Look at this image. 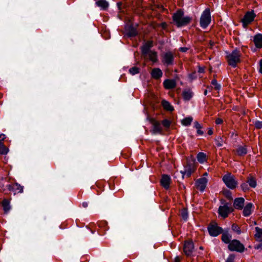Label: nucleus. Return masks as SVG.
Wrapping results in <instances>:
<instances>
[{
  "label": "nucleus",
  "mask_w": 262,
  "mask_h": 262,
  "mask_svg": "<svg viewBox=\"0 0 262 262\" xmlns=\"http://www.w3.org/2000/svg\"><path fill=\"white\" fill-rule=\"evenodd\" d=\"M255 231L256 233L255 234V238H256V241L258 242H261L262 241V229L258 227H255Z\"/></svg>",
  "instance_id": "26"
},
{
  "label": "nucleus",
  "mask_w": 262,
  "mask_h": 262,
  "mask_svg": "<svg viewBox=\"0 0 262 262\" xmlns=\"http://www.w3.org/2000/svg\"><path fill=\"white\" fill-rule=\"evenodd\" d=\"M137 35V31L136 29H134L132 28V37L135 36Z\"/></svg>",
  "instance_id": "48"
},
{
  "label": "nucleus",
  "mask_w": 262,
  "mask_h": 262,
  "mask_svg": "<svg viewBox=\"0 0 262 262\" xmlns=\"http://www.w3.org/2000/svg\"><path fill=\"white\" fill-rule=\"evenodd\" d=\"M207 183V179L205 177H203L198 179L195 183V185L198 190L203 192L206 187Z\"/></svg>",
  "instance_id": "13"
},
{
  "label": "nucleus",
  "mask_w": 262,
  "mask_h": 262,
  "mask_svg": "<svg viewBox=\"0 0 262 262\" xmlns=\"http://www.w3.org/2000/svg\"><path fill=\"white\" fill-rule=\"evenodd\" d=\"M180 215L184 221H187L188 217V212L186 208H183L181 209Z\"/></svg>",
  "instance_id": "32"
},
{
  "label": "nucleus",
  "mask_w": 262,
  "mask_h": 262,
  "mask_svg": "<svg viewBox=\"0 0 262 262\" xmlns=\"http://www.w3.org/2000/svg\"><path fill=\"white\" fill-rule=\"evenodd\" d=\"M196 167L195 165L194 161H188L187 164L184 166V170L181 171L183 177L186 176L187 177H189L195 171Z\"/></svg>",
  "instance_id": "7"
},
{
  "label": "nucleus",
  "mask_w": 262,
  "mask_h": 262,
  "mask_svg": "<svg viewBox=\"0 0 262 262\" xmlns=\"http://www.w3.org/2000/svg\"><path fill=\"white\" fill-rule=\"evenodd\" d=\"M228 249L231 251H237L243 252L245 250V247L239 241L233 239L228 245Z\"/></svg>",
  "instance_id": "8"
},
{
  "label": "nucleus",
  "mask_w": 262,
  "mask_h": 262,
  "mask_svg": "<svg viewBox=\"0 0 262 262\" xmlns=\"http://www.w3.org/2000/svg\"><path fill=\"white\" fill-rule=\"evenodd\" d=\"M196 159L200 163L203 164L206 161V155L204 152H200L198 154Z\"/></svg>",
  "instance_id": "28"
},
{
  "label": "nucleus",
  "mask_w": 262,
  "mask_h": 262,
  "mask_svg": "<svg viewBox=\"0 0 262 262\" xmlns=\"http://www.w3.org/2000/svg\"><path fill=\"white\" fill-rule=\"evenodd\" d=\"M171 121L168 119H164L162 121L161 124L166 128H169L171 124Z\"/></svg>",
  "instance_id": "35"
},
{
  "label": "nucleus",
  "mask_w": 262,
  "mask_h": 262,
  "mask_svg": "<svg viewBox=\"0 0 262 262\" xmlns=\"http://www.w3.org/2000/svg\"><path fill=\"white\" fill-rule=\"evenodd\" d=\"M222 180L226 186L231 189H235L237 186L238 182L235 176L231 173H227L225 174L223 177Z\"/></svg>",
  "instance_id": "4"
},
{
  "label": "nucleus",
  "mask_w": 262,
  "mask_h": 262,
  "mask_svg": "<svg viewBox=\"0 0 262 262\" xmlns=\"http://www.w3.org/2000/svg\"><path fill=\"white\" fill-rule=\"evenodd\" d=\"M247 183L250 187L255 188L256 186L257 183L256 180L252 176L248 177Z\"/></svg>",
  "instance_id": "29"
},
{
  "label": "nucleus",
  "mask_w": 262,
  "mask_h": 262,
  "mask_svg": "<svg viewBox=\"0 0 262 262\" xmlns=\"http://www.w3.org/2000/svg\"><path fill=\"white\" fill-rule=\"evenodd\" d=\"M224 140L220 137H218L215 139V145L217 147H221L223 145Z\"/></svg>",
  "instance_id": "33"
},
{
  "label": "nucleus",
  "mask_w": 262,
  "mask_h": 262,
  "mask_svg": "<svg viewBox=\"0 0 262 262\" xmlns=\"http://www.w3.org/2000/svg\"><path fill=\"white\" fill-rule=\"evenodd\" d=\"M163 84L166 90H170L176 88L177 83L174 79H166L163 81Z\"/></svg>",
  "instance_id": "15"
},
{
  "label": "nucleus",
  "mask_w": 262,
  "mask_h": 262,
  "mask_svg": "<svg viewBox=\"0 0 262 262\" xmlns=\"http://www.w3.org/2000/svg\"><path fill=\"white\" fill-rule=\"evenodd\" d=\"M241 54L237 49L231 53H227L226 58L228 64L233 68H235L237 63L241 62Z\"/></svg>",
  "instance_id": "3"
},
{
  "label": "nucleus",
  "mask_w": 262,
  "mask_h": 262,
  "mask_svg": "<svg viewBox=\"0 0 262 262\" xmlns=\"http://www.w3.org/2000/svg\"><path fill=\"white\" fill-rule=\"evenodd\" d=\"M200 249H201V250H203V247L201 246V247H200Z\"/></svg>",
  "instance_id": "56"
},
{
  "label": "nucleus",
  "mask_w": 262,
  "mask_h": 262,
  "mask_svg": "<svg viewBox=\"0 0 262 262\" xmlns=\"http://www.w3.org/2000/svg\"><path fill=\"white\" fill-rule=\"evenodd\" d=\"M209 234L212 236H217L222 233L223 230L222 227L217 226L215 223H210L207 227Z\"/></svg>",
  "instance_id": "9"
},
{
  "label": "nucleus",
  "mask_w": 262,
  "mask_h": 262,
  "mask_svg": "<svg viewBox=\"0 0 262 262\" xmlns=\"http://www.w3.org/2000/svg\"><path fill=\"white\" fill-rule=\"evenodd\" d=\"M211 84L214 86V89L216 90H220L221 86V85L219 84L216 80L214 79L211 81Z\"/></svg>",
  "instance_id": "36"
},
{
  "label": "nucleus",
  "mask_w": 262,
  "mask_h": 262,
  "mask_svg": "<svg viewBox=\"0 0 262 262\" xmlns=\"http://www.w3.org/2000/svg\"><path fill=\"white\" fill-rule=\"evenodd\" d=\"M6 137L4 134L0 135V142H2V141L4 140L5 139Z\"/></svg>",
  "instance_id": "49"
},
{
  "label": "nucleus",
  "mask_w": 262,
  "mask_h": 262,
  "mask_svg": "<svg viewBox=\"0 0 262 262\" xmlns=\"http://www.w3.org/2000/svg\"><path fill=\"white\" fill-rule=\"evenodd\" d=\"M161 58L163 65L172 66L174 63V54L171 51H167L161 54Z\"/></svg>",
  "instance_id": "5"
},
{
  "label": "nucleus",
  "mask_w": 262,
  "mask_h": 262,
  "mask_svg": "<svg viewBox=\"0 0 262 262\" xmlns=\"http://www.w3.org/2000/svg\"><path fill=\"white\" fill-rule=\"evenodd\" d=\"M254 125L256 128L261 129L262 128V121H256L254 123Z\"/></svg>",
  "instance_id": "40"
},
{
  "label": "nucleus",
  "mask_w": 262,
  "mask_h": 262,
  "mask_svg": "<svg viewBox=\"0 0 262 262\" xmlns=\"http://www.w3.org/2000/svg\"><path fill=\"white\" fill-rule=\"evenodd\" d=\"M211 22L210 11L209 8H206L200 17V24L202 28H206Z\"/></svg>",
  "instance_id": "6"
},
{
  "label": "nucleus",
  "mask_w": 262,
  "mask_h": 262,
  "mask_svg": "<svg viewBox=\"0 0 262 262\" xmlns=\"http://www.w3.org/2000/svg\"><path fill=\"white\" fill-rule=\"evenodd\" d=\"M8 149L4 145V144L0 142V154L2 155H5L8 152Z\"/></svg>",
  "instance_id": "34"
},
{
  "label": "nucleus",
  "mask_w": 262,
  "mask_h": 262,
  "mask_svg": "<svg viewBox=\"0 0 262 262\" xmlns=\"http://www.w3.org/2000/svg\"><path fill=\"white\" fill-rule=\"evenodd\" d=\"M255 16L253 11L247 12L242 19V22L244 26L248 25L254 20Z\"/></svg>",
  "instance_id": "12"
},
{
  "label": "nucleus",
  "mask_w": 262,
  "mask_h": 262,
  "mask_svg": "<svg viewBox=\"0 0 262 262\" xmlns=\"http://www.w3.org/2000/svg\"><path fill=\"white\" fill-rule=\"evenodd\" d=\"M254 42L257 48H262V34H257L254 36Z\"/></svg>",
  "instance_id": "21"
},
{
  "label": "nucleus",
  "mask_w": 262,
  "mask_h": 262,
  "mask_svg": "<svg viewBox=\"0 0 262 262\" xmlns=\"http://www.w3.org/2000/svg\"><path fill=\"white\" fill-rule=\"evenodd\" d=\"M140 69L137 67H132V75H135L139 73Z\"/></svg>",
  "instance_id": "42"
},
{
  "label": "nucleus",
  "mask_w": 262,
  "mask_h": 262,
  "mask_svg": "<svg viewBox=\"0 0 262 262\" xmlns=\"http://www.w3.org/2000/svg\"><path fill=\"white\" fill-rule=\"evenodd\" d=\"M96 4L98 6L101 7L103 9H106L108 4L107 2L104 0H100L96 2Z\"/></svg>",
  "instance_id": "31"
},
{
  "label": "nucleus",
  "mask_w": 262,
  "mask_h": 262,
  "mask_svg": "<svg viewBox=\"0 0 262 262\" xmlns=\"http://www.w3.org/2000/svg\"><path fill=\"white\" fill-rule=\"evenodd\" d=\"M197 129V134L199 135H203L204 134V132L201 129Z\"/></svg>",
  "instance_id": "47"
},
{
  "label": "nucleus",
  "mask_w": 262,
  "mask_h": 262,
  "mask_svg": "<svg viewBox=\"0 0 262 262\" xmlns=\"http://www.w3.org/2000/svg\"><path fill=\"white\" fill-rule=\"evenodd\" d=\"M233 209L229 204L226 203L223 206L219 208V214L223 218L228 217L229 214L232 211Z\"/></svg>",
  "instance_id": "10"
},
{
  "label": "nucleus",
  "mask_w": 262,
  "mask_h": 262,
  "mask_svg": "<svg viewBox=\"0 0 262 262\" xmlns=\"http://www.w3.org/2000/svg\"><path fill=\"white\" fill-rule=\"evenodd\" d=\"M128 71H129V72L130 73H131V69H129V70H128Z\"/></svg>",
  "instance_id": "58"
},
{
  "label": "nucleus",
  "mask_w": 262,
  "mask_h": 262,
  "mask_svg": "<svg viewBox=\"0 0 262 262\" xmlns=\"http://www.w3.org/2000/svg\"><path fill=\"white\" fill-rule=\"evenodd\" d=\"M183 98L186 101L190 100L193 96V93L190 90H185L183 92Z\"/></svg>",
  "instance_id": "24"
},
{
  "label": "nucleus",
  "mask_w": 262,
  "mask_h": 262,
  "mask_svg": "<svg viewBox=\"0 0 262 262\" xmlns=\"http://www.w3.org/2000/svg\"><path fill=\"white\" fill-rule=\"evenodd\" d=\"M184 252L189 256L192 255L194 249V244L192 241L185 242L184 245Z\"/></svg>",
  "instance_id": "14"
},
{
  "label": "nucleus",
  "mask_w": 262,
  "mask_h": 262,
  "mask_svg": "<svg viewBox=\"0 0 262 262\" xmlns=\"http://www.w3.org/2000/svg\"><path fill=\"white\" fill-rule=\"evenodd\" d=\"M153 46V41L152 40H148L142 46L141 52L142 56L145 60L155 63L158 61V58L157 52L155 50H151Z\"/></svg>",
  "instance_id": "1"
},
{
  "label": "nucleus",
  "mask_w": 262,
  "mask_h": 262,
  "mask_svg": "<svg viewBox=\"0 0 262 262\" xmlns=\"http://www.w3.org/2000/svg\"><path fill=\"white\" fill-rule=\"evenodd\" d=\"M10 201L7 199H4L2 202V206L5 213H7L11 209Z\"/></svg>",
  "instance_id": "25"
},
{
  "label": "nucleus",
  "mask_w": 262,
  "mask_h": 262,
  "mask_svg": "<svg viewBox=\"0 0 262 262\" xmlns=\"http://www.w3.org/2000/svg\"><path fill=\"white\" fill-rule=\"evenodd\" d=\"M245 200L243 198H236L234 201L233 205L235 209L241 210L243 208Z\"/></svg>",
  "instance_id": "19"
},
{
  "label": "nucleus",
  "mask_w": 262,
  "mask_h": 262,
  "mask_svg": "<svg viewBox=\"0 0 262 262\" xmlns=\"http://www.w3.org/2000/svg\"><path fill=\"white\" fill-rule=\"evenodd\" d=\"M215 122L216 124H221L223 123V120L221 118H218L216 119Z\"/></svg>",
  "instance_id": "44"
},
{
  "label": "nucleus",
  "mask_w": 262,
  "mask_h": 262,
  "mask_svg": "<svg viewBox=\"0 0 262 262\" xmlns=\"http://www.w3.org/2000/svg\"><path fill=\"white\" fill-rule=\"evenodd\" d=\"M204 94L206 95L207 94V90H205L204 92Z\"/></svg>",
  "instance_id": "54"
},
{
  "label": "nucleus",
  "mask_w": 262,
  "mask_h": 262,
  "mask_svg": "<svg viewBox=\"0 0 262 262\" xmlns=\"http://www.w3.org/2000/svg\"><path fill=\"white\" fill-rule=\"evenodd\" d=\"M235 256L233 254H230L227 258L226 262H234Z\"/></svg>",
  "instance_id": "41"
},
{
  "label": "nucleus",
  "mask_w": 262,
  "mask_h": 262,
  "mask_svg": "<svg viewBox=\"0 0 262 262\" xmlns=\"http://www.w3.org/2000/svg\"><path fill=\"white\" fill-rule=\"evenodd\" d=\"M194 127L196 129H201L202 128L201 124H200L198 121H195L194 122Z\"/></svg>",
  "instance_id": "43"
},
{
  "label": "nucleus",
  "mask_w": 262,
  "mask_h": 262,
  "mask_svg": "<svg viewBox=\"0 0 262 262\" xmlns=\"http://www.w3.org/2000/svg\"><path fill=\"white\" fill-rule=\"evenodd\" d=\"M181 258L179 256H176L174 258V262H181Z\"/></svg>",
  "instance_id": "50"
},
{
  "label": "nucleus",
  "mask_w": 262,
  "mask_h": 262,
  "mask_svg": "<svg viewBox=\"0 0 262 262\" xmlns=\"http://www.w3.org/2000/svg\"><path fill=\"white\" fill-rule=\"evenodd\" d=\"M161 104L164 110L167 111L172 112L174 110L173 107L171 104L165 100H163L161 102Z\"/></svg>",
  "instance_id": "23"
},
{
  "label": "nucleus",
  "mask_w": 262,
  "mask_h": 262,
  "mask_svg": "<svg viewBox=\"0 0 262 262\" xmlns=\"http://www.w3.org/2000/svg\"><path fill=\"white\" fill-rule=\"evenodd\" d=\"M259 72L262 74V59L259 61Z\"/></svg>",
  "instance_id": "46"
},
{
  "label": "nucleus",
  "mask_w": 262,
  "mask_h": 262,
  "mask_svg": "<svg viewBox=\"0 0 262 262\" xmlns=\"http://www.w3.org/2000/svg\"><path fill=\"white\" fill-rule=\"evenodd\" d=\"M184 11L181 9H179L172 15V19L174 24L178 27L185 26L189 24L192 18L189 16H184Z\"/></svg>",
  "instance_id": "2"
},
{
  "label": "nucleus",
  "mask_w": 262,
  "mask_h": 262,
  "mask_svg": "<svg viewBox=\"0 0 262 262\" xmlns=\"http://www.w3.org/2000/svg\"><path fill=\"white\" fill-rule=\"evenodd\" d=\"M163 75V72L159 68H154L151 71V77L155 79H160Z\"/></svg>",
  "instance_id": "20"
},
{
  "label": "nucleus",
  "mask_w": 262,
  "mask_h": 262,
  "mask_svg": "<svg viewBox=\"0 0 262 262\" xmlns=\"http://www.w3.org/2000/svg\"><path fill=\"white\" fill-rule=\"evenodd\" d=\"M232 229L234 232H236L238 234H240L241 233V231L239 227L235 224H233L232 225Z\"/></svg>",
  "instance_id": "37"
},
{
  "label": "nucleus",
  "mask_w": 262,
  "mask_h": 262,
  "mask_svg": "<svg viewBox=\"0 0 262 262\" xmlns=\"http://www.w3.org/2000/svg\"><path fill=\"white\" fill-rule=\"evenodd\" d=\"M179 50L182 52H186L188 50V48L186 47H181L180 48Z\"/></svg>",
  "instance_id": "45"
},
{
  "label": "nucleus",
  "mask_w": 262,
  "mask_h": 262,
  "mask_svg": "<svg viewBox=\"0 0 262 262\" xmlns=\"http://www.w3.org/2000/svg\"><path fill=\"white\" fill-rule=\"evenodd\" d=\"M8 189L14 192V193H21L23 191V187L18 183H15L8 186Z\"/></svg>",
  "instance_id": "18"
},
{
  "label": "nucleus",
  "mask_w": 262,
  "mask_h": 262,
  "mask_svg": "<svg viewBox=\"0 0 262 262\" xmlns=\"http://www.w3.org/2000/svg\"><path fill=\"white\" fill-rule=\"evenodd\" d=\"M231 235L229 233L228 231H225L224 232H223L222 240L225 243L229 244V243L231 242Z\"/></svg>",
  "instance_id": "22"
},
{
  "label": "nucleus",
  "mask_w": 262,
  "mask_h": 262,
  "mask_svg": "<svg viewBox=\"0 0 262 262\" xmlns=\"http://www.w3.org/2000/svg\"><path fill=\"white\" fill-rule=\"evenodd\" d=\"M170 182V178L167 174L162 176L160 183L161 185L166 189H168L169 187Z\"/></svg>",
  "instance_id": "17"
},
{
  "label": "nucleus",
  "mask_w": 262,
  "mask_h": 262,
  "mask_svg": "<svg viewBox=\"0 0 262 262\" xmlns=\"http://www.w3.org/2000/svg\"><path fill=\"white\" fill-rule=\"evenodd\" d=\"M192 120L193 118L192 117H186L182 120L181 123L184 126H187L191 124Z\"/></svg>",
  "instance_id": "30"
},
{
  "label": "nucleus",
  "mask_w": 262,
  "mask_h": 262,
  "mask_svg": "<svg viewBox=\"0 0 262 262\" xmlns=\"http://www.w3.org/2000/svg\"><path fill=\"white\" fill-rule=\"evenodd\" d=\"M243 211V214L244 216H249L251 214L253 209L254 206L252 203H248L244 207Z\"/></svg>",
  "instance_id": "16"
},
{
  "label": "nucleus",
  "mask_w": 262,
  "mask_h": 262,
  "mask_svg": "<svg viewBox=\"0 0 262 262\" xmlns=\"http://www.w3.org/2000/svg\"><path fill=\"white\" fill-rule=\"evenodd\" d=\"M125 30L126 31V33L125 36L126 37H131V27L129 25H127L125 26Z\"/></svg>",
  "instance_id": "38"
},
{
  "label": "nucleus",
  "mask_w": 262,
  "mask_h": 262,
  "mask_svg": "<svg viewBox=\"0 0 262 262\" xmlns=\"http://www.w3.org/2000/svg\"><path fill=\"white\" fill-rule=\"evenodd\" d=\"M82 206H83V207H85H85H88V203H86V202H83V203H82Z\"/></svg>",
  "instance_id": "53"
},
{
  "label": "nucleus",
  "mask_w": 262,
  "mask_h": 262,
  "mask_svg": "<svg viewBox=\"0 0 262 262\" xmlns=\"http://www.w3.org/2000/svg\"><path fill=\"white\" fill-rule=\"evenodd\" d=\"M241 187L242 189L243 190V191H244V192H246V191L249 190V189L247 182L246 183L244 182V183H242V184L241 185Z\"/></svg>",
  "instance_id": "39"
},
{
  "label": "nucleus",
  "mask_w": 262,
  "mask_h": 262,
  "mask_svg": "<svg viewBox=\"0 0 262 262\" xmlns=\"http://www.w3.org/2000/svg\"><path fill=\"white\" fill-rule=\"evenodd\" d=\"M207 134L209 135H211L213 134V130L211 128H209L208 130V132H207Z\"/></svg>",
  "instance_id": "52"
},
{
  "label": "nucleus",
  "mask_w": 262,
  "mask_h": 262,
  "mask_svg": "<svg viewBox=\"0 0 262 262\" xmlns=\"http://www.w3.org/2000/svg\"><path fill=\"white\" fill-rule=\"evenodd\" d=\"M236 152L238 156H244L247 153V148L245 146H239L236 149Z\"/></svg>",
  "instance_id": "27"
},
{
  "label": "nucleus",
  "mask_w": 262,
  "mask_h": 262,
  "mask_svg": "<svg viewBox=\"0 0 262 262\" xmlns=\"http://www.w3.org/2000/svg\"><path fill=\"white\" fill-rule=\"evenodd\" d=\"M260 245L257 246V247H256V248H257V249H258L259 248H260Z\"/></svg>",
  "instance_id": "57"
},
{
  "label": "nucleus",
  "mask_w": 262,
  "mask_h": 262,
  "mask_svg": "<svg viewBox=\"0 0 262 262\" xmlns=\"http://www.w3.org/2000/svg\"><path fill=\"white\" fill-rule=\"evenodd\" d=\"M150 121L152 125V133L153 134H161L162 133V128L161 123L154 119H150Z\"/></svg>",
  "instance_id": "11"
},
{
  "label": "nucleus",
  "mask_w": 262,
  "mask_h": 262,
  "mask_svg": "<svg viewBox=\"0 0 262 262\" xmlns=\"http://www.w3.org/2000/svg\"><path fill=\"white\" fill-rule=\"evenodd\" d=\"M204 72V69L202 67H199L198 69V72L200 73H202Z\"/></svg>",
  "instance_id": "51"
},
{
  "label": "nucleus",
  "mask_w": 262,
  "mask_h": 262,
  "mask_svg": "<svg viewBox=\"0 0 262 262\" xmlns=\"http://www.w3.org/2000/svg\"><path fill=\"white\" fill-rule=\"evenodd\" d=\"M207 176V172H205L204 174H203V176Z\"/></svg>",
  "instance_id": "55"
}]
</instances>
